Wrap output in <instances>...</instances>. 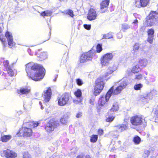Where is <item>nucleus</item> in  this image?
I'll return each instance as SVG.
<instances>
[{
    "instance_id": "nucleus-22",
    "label": "nucleus",
    "mask_w": 158,
    "mask_h": 158,
    "mask_svg": "<svg viewBox=\"0 0 158 158\" xmlns=\"http://www.w3.org/2000/svg\"><path fill=\"white\" fill-rule=\"evenodd\" d=\"M120 85L118 86L122 90L124 88H125L127 85V81L124 78L120 81Z\"/></svg>"
},
{
    "instance_id": "nucleus-17",
    "label": "nucleus",
    "mask_w": 158,
    "mask_h": 158,
    "mask_svg": "<svg viewBox=\"0 0 158 158\" xmlns=\"http://www.w3.org/2000/svg\"><path fill=\"white\" fill-rule=\"evenodd\" d=\"M74 94L77 99L78 102H81L82 101V92L81 90L78 89L74 92Z\"/></svg>"
},
{
    "instance_id": "nucleus-23",
    "label": "nucleus",
    "mask_w": 158,
    "mask_h": 158,
    "mask_svg": "<svg viewBox=\"0 0 158 158\" xmlns=\"http://www.w3.org/2000/svg\"><path fill=\"white\" fill-rule=\"evenodd\" d=\"M28 127H35L38 126L39 123L37 122L30 121L26 122Z\"/></svg>"
},
{
    "instance_id": "nucleus-51",
    "label": "nucleus",
    "mask_w": 158,
    "mask_h": 158,
    "mask_svg": "<svg viewBox=\"0 0 158 158\" xmlns=\"http://www.w3.org/2000/svg\"><path fill=\"white\" fill-rule=\"evenodd\" d=\"M77 158H91L89 155H87L85 156H83L82 155H80L78 156Z\"/></svg>"
},
{
    "instance_id": "nucleus-31",
    "label": "nucleus",
    "mask_w": 158,
    "mask_h": 158,
    "mask_svg": "<svg viewBox=\"0 0 158 158\" xmlns=\"http://www.w3.org/2000/svg\"><path fill=\"white\" fill-rule=\"evenodd\" d=\"M133 141L135 144H138L141 141V139L139 136L136 135L134 137Z\"/></svg>"
},
{
    "instance_id": "nucleus-33",
    "label": "nucleus",
    "mask_w": 158,
    "mask_h": 158,
    "mask_svg": "<svg viewBox=\"0 0 158 158\" xmlns=\"http://www.w3.org/2000/svg\"><path fill=\"white\" fill-rule=\"evenodd\" d=\"M113 87V91L112 93V94L113 93L114 94V95H117L118 94L120 93V92L122 90V89H120L119 88V87H117L114 90V86H112L111 87Z\"/></svg>"
},
{
    "instance_id": "nucleus-9",
    "label": "nucleus",
    "mask_w": 158,
    "mask_h": 158,
    "mask_svg": "<svg viewBox=\"0 0 158 158\" xmlns=\"http://www.w3.org/2000/svg\"><path fill=\"white\" fill-rule=\"evenodd\" d=\"M114 56V55L111 53H108L103 56L101 58V64L102 66H106L109 63Z\"/></svg>"
},
{
    "instance_id": "nucleus-13",
    "label": "nucleus",
    "mask_w": 158,
    "mask_h": 158,
    "mask_svg": "<svg viewBox=\"0 0 158 158\" xmlns=\"http://www.w3.org/2000/svg\"><path fill=\"white\" fill-rule=\"evenodd\" d=\"M5 36L7 40L9 46L10 48H11L15 44V43L13 41L11 33L8 31H7L5 34Z\"/></svg>"
},
{
    "instance_id": "nucleus-16",
    "label": "nucleus",
    "mask_w": 158,
    "mask_h": 158,
    "mask_svg": "<svg viewBox=\"0 0 158 158\" xmlns=\"http://www.w3.org/2000/svg\"><path fill=\"white\" fill-rule=\"evenodd\" d=\"M5 156L8 158H14L16 156L17 154L14 152L9 149H7L3 152Z\"/></svg>"
},
{
    "instance_id": "nucleus-52",
    "label": "nucleus",
    "mask_w": 158,
    "mask_h": 158,
    "mask_svg": "<svg viewBox=\"0 0 158 158\" xmlns=\"http://www.w3.org/2000/svg\"><path fill=\"white\" fill-rule=\"evenodd\" d=\"M30 156V155L28 152H25L23 153V158H29Z\"/></svg>"
},
{
    "instance_id": "nucleus-24",
    "label": "nucleus",
    "mask_w": 158,
    "mask_h": 158,
    "mask_svg": "<svg viewBox=\"0 0 158 158\" xmlns=\"http://www.w3.org/2000/svg\"><path fill=\"white\" fill-rule=\"evenodd\" d=\"M110 0H104L101 3V9H103L107 7L109 5Z\"/></svg>"
},
{
    "instance_id": "nucleus-39",
    "label": "nucleus",
    "mask_w": 158,
    "mask_h": 158,
    "mask_svg": "<svg viewBox=\"0 0 158 158\" xmlns=\"http://www.w3.org/2000/svg\"><path fill=\"white\" fill-rule=\"evenodd\" d=\"M142 5V7L146 6L149 2V0H140Z\"/></svg>"
},
{
    "instance_id": "nucleus-46",
    "label": "nucleus",
    "mask_w": 158,
    "mask_h": 158,
    "mask_svg": "<svg viewBox=\"0 0 158 158\" xmlns=\"http://www.w3.org/2000/svg\"><path fill=\"white\" fill-rule=\"evenodd\" d=\"M150 154V152L148 150H146L144 152V153L143 154V157L144 158L147 157Z\"/></svg>"
},
{
    "instance_id": "nucleus-3",
    "label": "nucleus",
    "mask_w": 158,
    "mask_h": 158,
    "mask_svg": "<svg viewBox=\"0 0 158 158\" xmlns=\"http://www.w3.org/2000/svg\"><path fill=\"white\" fill-rule=\"evenodd\" d=\"M131 123L135 126H142L143 127L146 126V122L144 118L141 115L133 116L130 119Z\"/></svg>"
},
{
    "instance_id": "nucleus-11",
    "label": "nucleus",
    "mask_w": 158,
    "mask_h": 158,
    "mask_svg": "<svg viewBox=\"0 0 158 158\" xmlns=\"http://www.w3.org/2000/svg\"><path fill=\"white\" fill-rule=\"evenodd\" d=\"M118 67V65L117 63H112L108 67L106 73L105 75V77L107 76L115 71L117 69Z\"/></svg>"
},
{
    "instance_id": "nucleus-36",
    "label": "nucleus",
    "mask_w": 158,
    "mask_h": 158,
    "mask_svg": "<svg viewBox=\"0 0 158 158\" xmlns=\"http://www.w3.org/2000/svg\"><path fill=\"white\" fill-rule=\"evenodd\" d=\"M130 27L129 25L124 23L122 25V30L123 31L125 32Z\"/></svg>"
},
{
    "instance_id": "nucleus-8",
    "label": "nucleus",
    "mask_w": 158,
    "mask_h": 158,
    "mask_svg": "<svg viewBox=\"0 0 158 158\" xmlns=\"http://www.w3.org/2000/svg\"><path fill=\"white\" fill-rule=\"evenodd\" d=\"M26 126H27L28 125H27L26 122H23V127L20 129L19 133L25 137H29L32 134V130L30 128L26 127Z\"/></svg>"
},
{
    "instance_id": "nucleus-57",
    "label": "nucleus",
    "mask_w": 158,
    "mask_h": 158,
    "mask_svg": "<svg viewBox=\"0 0 158 158\" xmlns=\"http://www.w3.org/2000/svg\"><path fill=\"white\" fill-rule=\"evenodd\" d=\"M98 134L101 135H102L103 133V131L101 129H99L98 131Z\"/></svg>"
},
{
    "instance_id": "nucleus-30",
    "label": "nucleus",
    "mask_w": 158,
    "mask_h": 158,
    "mask_svg": "<svg viewBox=\"0 0 158 158\" xmlns=\"http://www.w3.org/2000/svg\"><path fill=\"white\" fill-rule=\"evenodd\" d=\"M11 138L9 135H5L1 137V140L3 142H6Z\"/></svg>"
},
{
    "instance_id": "nucleus-64",
    "label": "nucleus",
    "mask_w": 158,
    "mask_h": 158,
    "mask_svg": "<svg viewBox=\"0 0 158 158\" xmlns=\"http://www.w3.org/2000/svg\"><path fill=\"white\" fill-rule=\"evenodd\" d=\"M31 52V50L30 49H28V52L29 53V52Z\"/></svg>"
},
{
    "instance_id": "nucleus-54",
    "label": "nucleus",
    "mask_w": 158,
    "mask_h": 158,
    "mask_svg": "<svg viewBox=\"0 0 158 158\" xmlns=\"http://www.w3.org/2000/svg\"><path fill=\"white\" fill-rule=\"evenodd\" d=\"M82 116V113L81 112H78L76 114V117L77 118H79L81 117Z\"/></svg>"
},
{
    "instance_id": "nucleus-60",
    "label": "nucleus",
    "mask_w": 158,
    "mask_h": 158,
    "mask_svg": "<svg viewBox=\"0 0 158 158\" xmlns=\"http://www.w3.org/2000/svg\"><path fill=\"white\" fill-rule=\"evenodd\" d=\"M56 156V154H54V155L50 158H58V156Z\"/></svg>"
},
{
    "instance_id": "nucleus-56",
    "label": "nucleus",
    "mask_w": 158,
    "mask_h": 158,
    "mask_svg": "<svg viewBox=\"0 0 158 158\" xmlns=\"http://www.w3.org/2000/svg\"><path fill=\"white\" fill-rule=\"evenodd\" d=\"M123 35L121 32H119L117 34V37L118 39H121Z\"/></svg>"
},
{
    "instance_id": "nucleus-1",
    "label": "nucleus",
    "mask_w": 158,
    "mask_h": 158,
    "mask_svg": "<svg viewBox=\"0 0 158 158\" xmlns=\"http://www.w3.org/2000/svg\"><path fill=\"white\" fill-rule=\"evenodd\" d=\"M26 71L28 76L35 81L41 80L45 75V69L41 65L32 63L26 65Z\"/></svg>"
},
{
    "instance_id": "nucleus-10",
    "label": "nucleus",
    "mask_w": 158,
    "mask_h": 158,
    "mask_svg": "<svg viewBox=\"0 0 158 158\" xmlns=\"http://www.w3.org/2000/svg\"><path fill=\"white\" fill-rule=\"evenodd\" d=\"M57 126L56 122L53 120H50L45 125V129L48 132L52 131Z\"/></svg>"
},
{
    "instance_id": "nucleus-40",
    "label": "nucleus",
    "mask_w": 158,
    "mask_h": 158,
    "mask_svg": "<svg viewBox=\"0 0 158 158\" xmlns=\"http://www.w3.org/2000/svg\"><path fill=\"white\" fill-rule=\"evenodd\" d=\"M138 21L137 19H135L134 20L133 22L132 23V24L134 25L133 27H132V29H136L138 26Z\"/></svg>"
},
{
    "instance_id": "nucleus-50",
    "label": "nucleus",
    "mask_w": 158,
    "mask_h": 158,
    "mask_svg": "<svg viewBox=\"0 0 158 158\" xmlns=\"http://www.w3.org/2000/svg\"><path fill=\"white\" fill-rule=\"evenodd\" d=\"M76 82L77 84L79 85H81L83 84L82 80L79 78L77 79L76 80Z\"/></svg>"
},
{
    "instance_id": "nucleus-4",
    "label": "nucleus",
    "mask_w": 158,
    "mask_h": 158,
    "mask_svg": "<svg viewBox=\"0 0 158 158\" xmlns=\"http://www.w3.org/2000/svg\"><path fill=\"white\" fill-rule=\"evenodd\" d=\"M103 77H99L96 80V85L94 88V94L97 96L103 89L104 83Z\"/></svg>"
},
{
    "instance_id": "nucleus-58",
    "label": "nucleus",
    "mask_w": 158,
    "mask_h": 158,
    "mask_svg": "<svg viewBox=\"0 0 158 158\" xmlns=\"http://www.w3.org/2000/svg\"><path fill=\"white\" fill-rule=\"evenodd\" d=\"M146 27L144 25L142 26L140 28V31H144L145 30Z\"/></svg>"
},
{
    "instance_id": "nucleus-62",
    "label": "nucleus",
    "mask_w": 158,
    "mask_h": 158,
    "mask_svg": "<svg viewBox=\"0 0 158 158\" xmlns=\"http://www.w3.org/2000/svg\"><path fill=\"white\" fill-rule=\"evenodd\" d=\"M39 104L41 106V109H44L43 107L42 106V104L41 102H39Z\"/></svg>"
},
{
    "instance_id": "nucleus-59",
    "label": "nucleus",
    "mask_w": 158,
    "mask_h": 158,
    "mask_svg": "<svg viewBox=\"0 0 158 158\" xmlns=\"http://www.w3.org/2000/svg\"><path fill=\"white\" fill-rule=\"evenodd\" d=\"M156 121H158V110H157L156 111Z\"/></svg>"
},
{
    "instance_id": "nucleus-27",
    "label": "nucleus",
    "mask_w": 158,
    "mask_h": 158,
    "mask_svg": "<svg viewBox=\"0 0 158 158\" xmlns=\"http://www.w3.org/2000/svg\"><path fill=\"white\" fill-rule=\"evenodd\" d=\"M118 103L116 102L114 103L112 107L110 110V112L116 111L118 109Z\"/></svg>"
},
{
    "instance_id": "nucleus-26",
    "label": "nucleus",
    "mask_w": 158,
    "mask_h": 158,
    "mask_svg": "<svg viewBox=\"0 0 158 158\" xmlns=\"http://www.w3.org/2000/svg\"><path fill=\"white\" fill-rule=\"evenodd\" d=\"M52 11L50 10H47L42 12L41 13V15L44 17L49 16L52 15Z\"/></svg>"
},
{
    "instance_id": "nucleus-14",
    "label": "nucleus",
    "mask_w": 158,
    "mask_h": 158,
    "mask_svg": "<svg viewBox=\"0 0 158 158\" xmlns=\"http://www.w3.org/2000/svg\"><path fill=\"white\" fill-rule=\"evenodd\" d=\"M97 16L96 11L93 9H91L89 11L87 19L89 20H94L96 19Z\"/></svg>"
},
{
    "instance_id": "nucleus-44",
    "label": "nucleus",
    "mask_w": 158,
    "mask_h": 158,
    "mask_svg": "<svg viewBox=\"0 0 158 158\" xmlns=\"http://www.w3.org/2000/svg\"><path fill=\"white\" fill-rule=\"evenodd\" d=\"M9 61L7 60H4L3 62V64L4 66V67H5L6 69L8 68H9V67H10V66L9 65Z\"/></svg>"
},
{
    "instance_id": "nucleus-19",
    "label": "nucleus",
    "mask_w": 158,
    "mask_h": 158,
    "mask_svg": "<svg viewBox=\"0 0 158 158\" xmlns=\"http://www.w3.org/2000/svg\"><path fill=\"white\" fill-rule=\"evenodd\" d=\"M148 63L147 60L145 58L140 59L139 61V65L142 69L146 67Z\"/></svg>"
},
{
    "instance_id": "nucleus-2",
    "label": "nucleus",
    "mask_w": 158,
    "mask_h": 158,
    "mask_svg": "<svg viewBox=\"0 0 158 158\" xmlns=\"http://www.w3.org/2000/svg\"><path fill=\"white\" fill-rule=\"evenodd\" d=\"M146 19V23L148 26L158 24V13L156 11H151Z\"/></svg>"
},
{
    "instance_id": "nucleus-47",
    "label": "nucleus",
    "mask_w": 158,
    "mask_h": 158,
    "mask_svg": "<svg viewBox=\"0 0 158 158\" xmlns=\"http://www.w3.org/2000/svg\"><path fill=\"white\" fill-rule=\"evenodd\" d=\"M47 53L45 52L41 53L40 55V57L43 59L47 58Z\"/></svg>"
},
{
    "instance_id": "nucleus-32",
    "label": "nucleus",
    "mask_w": 158,
    "mask_h": 158,
    "mask_svg": "<svg viewBox=\"0 0 158 158\" xmlns=\"http://www.w3.org/2000/svg\"><path fill=\"white\" fill-rule=\"evenodd\" d=\"M118 131L121 132L125 130H126L127 128V127L126 125L122 124L119 125L118 126Z\"/></svg>"
},
{
    "instance_id": "nucleus-7",
    "label": "nucleus",
    "mask_w": 158,
    "mask_h": 158,
    "mask_svg": "<svg viewBox=\"0 0 158 158\" xmlns=\"http://www.w3.org/2000/svg\"><path fill=\"white\" fill-rule=\"evenodd\" d=\"M113 91V87L110 88L105 96H102L100 97L98 100V104L101 106H103L106 102L108 101L112 95Z\"/></svg>"
},
{
    "instance_id": "nucleus-29",
    "label": "nucleus",
    "mask_w": 158,
    "mask_h": 158,
    "mask_svg": "<svg viewBox=\"0 0 158 158\" xmlns=\"http://www.w3.org/2000/svg\"><path fill=\"white\" fill-rule=\"evenodd\" d=\"M134 5H135L136 7L139 8L142 7V5L140 0H135V2L134 3Z\"/></svg>"
},
{
    "instance_id": "nucleus-12",
    "label": "nucleus",
    "mask_w": 158,
    "mask_h": 158,
    "mask_svg": "<svg viewBox=\"0 0 158 158\" xmlns=\"http://www.w3.org/2000/svg\"><path fill=\"white\" fill-rule=\"evenodd\" d=\"M152 93H144L140 95L139 98L140 100L144 103H147L148 101L152 98Z\"/></svg>"
},
{
    "instance_id": "nucleus-34",
    "label": "nucleus",
    "mask_w": 158,
    "mask_h": 158,
    "mask_svg": "<svg viewBox=\"0 0 158 158\" xmlns=\"http://www.w3.org/2000/svg\"><path fill=\"white\" fill-rule=\"evenodd\" d=\"M113 37L112 33H109L103 35L102 39H109Z\"/></svg>"
},
{
    "instance_id": "nucleus-18",
    "label": "nucleus",
    "mask_w": 158,
    "mask_h": 158,
    "mask_svg": "<svg viewBox=\"0 0 158 158\" xmlns=\"http://www.w3.org/2000/svg\"><path fill=\"white\" fill-rule=\"evenodd\" d=\"M6 70L9 75L11 77L16 75L17 73V71L15 69H13L11 66L9 67Z\"/></svg>"
},
{
    "instance_id": "nucleus-5",
    "label": "nucleus",
    "mask_w": 158,
    "mask_h": 158,
    "mask_svg": "<svg viewBox=\"0 0 158 158\" xmlns=\"http://www.w3.org/2000/svg\"><path fill=\"white\" fill-rule=\"evenodd\" d=\"M95 52L94 50H92L87 52L83 53L80 57V62L84 63L91 60L92 57Z\"/></svg>"
},
{
    "instance_id": "nucleus-55",
    "label": "nucleus",
    "mask_w": 158,
    "mask_h": 158,
    "mask_svg": "<svg viewBox=\"0 0 158 158\" xmlns=\"http://www.w3.org/2000/svg\"><path fill=\"white\" fill-rule=\"evenodd\" d=\"M1 40L2 42L3 47H5L7 45V43L5 41V39H1Z\"/></svg>"
},
{
    "instance_id": "nucleus-25",
    "label": "nucleus",
    "mask_w": 158,
    "mask_h": 158,
    "mask_svg": "<svg viewBox=\"0 0 158 158\" xmlns=\"http://www.w3.org/2000/svg\"><path fill=\"white\" fill-rule=\"evenodd\" d=\"M141 69V68L139 67V64H137L133 67L131 72L134 73H136L139 72Z\"/></svg>"
},
{
    "instance_id": "nucleus-35",
    "label": "nucleus",
    "mask_w": 158,
    "mask_h": 158,
    "mask_svg": "<svg viewBox=\"0 0 158 158\" xmlns=\"http://www.w3.org/2000/svg\"><path fill=\"white\" fill-rule=\"evenodd\" d=\"M143 87V85L141 83L136 84L134 86V89L135 90H139Z\"/></svg>"
},
{
    "instance_id": "nucleus-48",
    "label": "nucleus",
    "mask_w": 158,
    "mask_h": 158,
    "mask_svg": "<svg viewBox=\"0 0 158 158\" xmlns=\"http://www.w3.org/2000/svg\"><path fill=\"white\" fill-rule=\"evenodd\" d=\"M139 43H136L133 47V50L139 51Z\"/></svg>"
},
{
    "instance_id": "nucleus-15",
    "label": "nucleus",
    "mask_w": 158,
    "mask_h": 158,
    "mask_svg": "<svg viewBox=\"0 0 158 158\" xmlns=\"http://www.w3.org/2000/svg\"><path fill=\"white\" fill-rule=\"evenodd\" d=\"M51 90L50 88H48L44 91V99L45 102L49 101L51 97Z\"/></svg>"
},
{
    "instance_id": "nucleus-28",
    "label": "nucleus",
    "mask_w": 158,
    "mask_h": 158,
    "mask_svg": "<svg viewBox=\"0 0 158 158\" xmlns=\"http://www.w3.org/2000/svg\"><path fill=\"white\" fill-rule=\"evenodd\" d=\"M111 113L110 112H109L107 114L108 115H106V121L108 122H110L112 121L114 119V117H113L112 116H110V114H111Z\"/></svg>"
},
{
    "instance_id": "nucleus-37",
    "label": "nucleus",
    "mask_w": 158,
    "mask_h": 158,
    "mask_svg": "<svg viewBox=\"0 0 158 158\" xmlns=\"http://www.w3.org/2000/svg\"><path fill=\"white\" fill-rule=\"evenodd\" d=\"M98 136L97 135H92L90 139V141L91 142H95L97 140Z\"/></svg>"
},
{
    "instance_id": "nucleus-38",
    "label": "nucleus",
    "mask_w": 158,
    "mask_h": 158,
    "mask_svg": "<svg viewBox=\"0 0 158 158\" xmlns=\"http://www.w3.org/2000/svg\"><path fill=\"white\" fill-rule=\"evenodd\" d=\"M154 31L152 28L148 29L147 31V33L148 36H154Z\"/></svg>"
},
{
    "instance_id": "nucleus-21",
    "label": "nucleus",
    "mask_w": 158,
    "mask_h": 158,
    "mask_svg": "<svg viewBox=\"0 0 158 158\" xmlns=\"http://www.w3.org/2000/svg\"><path fill=\"white\" fill-rule=\"evenodd\" d=\"M69 117L67 114L64 115L60 119V122L63 124H66L68 122Z\"/></svg>"
},
{
    "instance_id": "nucleus-42",
    "label": "nucleus",
    "mask_w": 158,
    "mask_h": 158,
    "mask_svg": "<svg viewBox=\"0 0 158 158\" xmlns=\"http://www.w3.org/2000/svg\"><path fill=\"white\" fill-rule=\"evenodd\" d=\"M65 12L66 14L69 15L72 17H73L74 16L73 11L69 9L68 10H66L65 11Z\"/></svg>"
},
{
    "instance_id": "nucleus-20",
    "label": "nucleus",
    "mask_w": 158,
    "mask_h": 158,
    "mask_svg": "<svg viewBox=\"0 0 158 158\" xmlns=\"http://www.w3.org/2000/svg\"><path fill=\"white\" fill-rule=\"evenodd\" d=\"M30 92V89L28 88H21L19 90H18V94H27Z\"/></svg>"
},
{
    "instance_id": "nucleus-63",
    "label": "nucleus",
    "mask_w": 158,
    "mask_h": 158,
    "mask_svg": "<svg viewBox=\"0 0 158 158\" xmlns=\"http://www.w3.org/2000/svg\"><path fill=\"white\" fill-rule=\"evenodd\" d=\"M57 77H58V75H56L55 76V79H54V81H56V79L57 78Z\"/></svg>"
},
{
    "instance_id": "nucleus-45",
    "label": "nucleus",
    "mask_w": 158,
    "mask_h": 158,
    "mask_svg": "<svg viewBox=\"0 0 158 158\" xmlns=\"http://www.w3.org/2000/svg\"><path fill=\"white\" fill-rule=\"evenodd\" d=\"M154 36H148L147 41L150 44H152L153 41Z\"/></svg>"
},
{
    "instance_id": "nucleus-49",
    "label": "nucleus",
    "mask_w": 158,
    "mask_h": 158,
    "mask_svg": "<svg viewBox=\"0 0 158 158\" xmlns=\"http://www.w3.org/2000/svg\"><path fill=\"white\" fill-rule=\"evenodd\" d=\"M142 75L141 74H138L135 75V79L140 80L142 79Z\"/></svg>"
},
{
    "instance_id": "nucleus-53",
    "label": "nucleus",
    "mask_w": 158,
    "mask_h": 158,
    "mask_svg": "<svg viewBox=\"0 0 158 158\" xmlns=\"http://www.w3.org/2000/svg\"><path fill=\"white\" fill-rule=\"evenodd\" d=\"M84 27L86 30H90L91 28V25L85 24L84 25Z\"/></svg>"
},
{
    "instance_id": "nucleus-43",
    "label": "nucleus",
    "mask_w": 158,
    "mask_h": 158,
    "mask_svg": "<svg viewBox=\"0 0 158 158\" xmlns=\"http://www.w3.org/2000/svg\"><path fill=\"white\" fill-rule=\"evenodd\" d=\"M131 52L132 54L133 55L134 58H137V55L139 53V51L135 50L133 49Z\"/></svg>"
},
{
    "instance_id": "nucleus-41",
    "label": "nucleus",
    "mask_w": 158,
    "mask_h": 158,
    "mask_svg": "<svg viewBox=\"0 0 158 158\" xmlns=\"http://www.w3.org/2000/svg\"><path fill=\"white\" fill-rule=\"evenodd\" d=\"M102 44H98L97 46L96 51L97 52L99 53L101 52L102 50Z\"/></svg>"
},
{
    "instance_id": "nucleus-6",
    "label": "nucleus",
    "mask_w": 158,
    "mask_h": 158,
    "mask_svg": "<svg viewBox=\"0 0 158 158\" xmlns=\"http://www.w3.org/2000/svg\"><path fill=\"white\" fill-rule=\"evenodd\" d=\"M69 99V96L68 94L65 93L58 97V105L60 106H63L68 104Z\"/></svg>"
},
{
    "instance_id": "nucleus-61",
    "label": "nucleus",
    "mask_w": 158,
    "mask_h": 158,
    "mask_svg": "<svg viewBox=\"0 0 158 158\" xmlns=\"http://www.w3.org/2000/svg\"><path fill=\"white\" fill-rule=\"evenodd\" d=\"M94 99H91L89 100V102L92 105H93L94 104Z\"/></svg>"
}]
</instances>
